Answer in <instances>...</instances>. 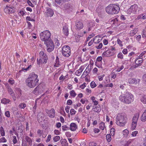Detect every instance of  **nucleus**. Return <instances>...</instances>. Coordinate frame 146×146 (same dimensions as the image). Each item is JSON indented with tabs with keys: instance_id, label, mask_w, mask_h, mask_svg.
<instances>
[{
	"instance_id": "8",
	"label": "nucleus",
	"mask_w": 146,
	"mask_h": 146,
	"mask_svg": "<svg viewBox=\"0 0 146 146\" xmlns=\"http://www.w3.org/2000/svg\"><path fill=\"white\" fill-rule=\"evenodd\" d=\"M44 44L47 46V50L48 52H50L53 50L54 48V46L52 40L45 42Z\"/></svg>"
},
{
	"instance_id": "11",
	"label": "nucleus",
	"mask_w": 146,
	"mask_h": 146,
	"mask_svg": "<svg viewBox=\"0 0 146 146\" xmlns=\"http://www.w3.org/2000/svg\"><path fill=\"white\" fill-rule=\"evenodd\" d=\"M43 91L42 87L39 86H37L33 91V93L36 95L41 94Z\"/></svg>"
},
{
	"instance_id": "53",
	"label": "nucleus",
	"mask_w": 146,
	"mask_h": 146,
	"mask_svg": "<svg viewBox=\"0 0 146 146\" xmlns=\"http://www.w3.org/2000/svg\"><path fill=\"white\" fill-rule=\"evenodd\" d=\"M6 141V139L4 137H2L0 139V142H5Z\"/></svg>"
},
{
	"instance_id": "31",
	"label": "nucleus",
	"mask_w": 146,
	"mask_h": 146,
	"mask_svg": "<svg viewBox=\"0 0 146 146\" xmlns=\"http://www.w3.org/2000/svg\"><path fill=\"white\" fill-rule=\"evenodd\" d=\"M136 122H132L131 123V129L132 130H134L135 128L136 125H137Z\"/></svg>"
},
{
	"instance_id": "19",
	"label": "nucleus",
	"mask_w": 146,
	"mask_h": 146,
	"mask_svg": "<svg viewBox=\"0 0 146 146\" xmlns=\"http://www.w3.org/2000/svg\"><path fill=\"white\" fill-rule=\"evenodd\" d=\"M70 128L72 131H75L77 128V125L74 123H72L70 125Z\"/></svg>"
},
{
	"instance_id": "49",
	"label": "nucleus",
	"mask_w": 146,
	"mask_h": 146,
	"mask_svg": "<svg viewBox=\"0 0 146 146\" xmlns=\"http://www.w3.org/2000/svg\"><path fill=\"white\" fill-rule=\"evenodd\" d=\"M94 111L96 112H98L100 111V108L96 106L95 108H94Z\"/></svg>"
},
{
	"instance_id": "24",
	"label": "nucleus",
	"mask_w": 146,
	"mask_h": 146,
	"mask_svg": "<svg viewBox=\"0 0 146 146\" xmlns=\"http://www.w3.org/2000/svg\"><path fill=\"white\" fill-rule=\"evenodd\" d=\"M139 116V114L138 113L134 115L133 118L132 122L137 123Z\"/></svg>"
},
{
	"instance_id": "37",
	"label": "nucleus",
	"mask_w": 146,
	"mask_h": 146,
	"mask_svg": "<svg viewBox=\"0 0 146 146\" xmlns=\"http://www.w3.org/2000/svg\"><path fill=\"white\" fill-rule=\"evenodd\" d=\"M123 135H124V136H126L127 135L129 134V132L127 130L125 129L123 131Z\"/></svg>"
},
{
	"instance_id": "50",
	"label": "nucleus",
	"mask_w": 146,
	"mask_h": 146,
	"mask_svg": "<svg viewBox=\"0 0 146 146\" xmlns=\"http://www.w3.org/2000/svg\"><path fill=\"white\" fill-rule=\"evenodd\" d=\"M5 116L8 117H10V112L9 111H7L5 112Z\"/></svg>"
},
{
	"instance_id": "28",
	"label": "nucleus",
	"mask_w": 146,
	"mask_h": 146,
	"mask_svg": "<svg viewBox=\"0 0 146 146\" xmlns=\"http://www.w3.org/2000/svg\"><path fill=\"white\" fill-rule=\"evenodd\" d=\"M83 35V34L80 33H79L78 34V35H77L76 37V42H78L80 40V37H82Z\"/></svg>"
},
{
	"instance_id": "61",
	"label": "nucleus",
	"mask_w": 146,
	"mask_h": 146,
	"mask_svg": "<svg viewBox=\"0 0 146 146\" xmlns=\"http://www.w3.org/2000/svg\"><path fill=\"white\" fill-rule=\"evenodd\" d=\"M124 66H121L116 71L117 72H119L120 71V70L122 69H123L124 68Z\"/></svg>"
},
{
	"instance_id": "20",
	"label": "nucleus",
	"mask_w": 146,
	"mask_h": 146,
	"mask_svg": "<svg viewBox=\"0 0 146 146\" xmlns=\"http://www.w3.org/2000/svg\"><path fill=\"white\" fill-rule=\"evenodd\" d=\"M63 32L64 34L67 36L68 35V27L66 26H64L63 29Z\"/></svg>"
},
{
	"instance_id": "54",
	"label": "nucleus",
	"mask_w": 146,
	"mask_h": 146,
	"mask_svg": "<svg viewBox=\"0 0 146 146\" xmlns=\"http://www.w3.org/2000/svg\"><path fill=\"white\" fill-rule=\"evenodd\" d=\"M138 133V131H133L131 135L133 137H135L136 135Z\"/></svg>"
},
{
	"instance_id": "57",
	"label": "nucleus",
	"mask_w": 146,
	"mask_h": 146,
	"mask_svg": "<svg viewBox=\"0 0 146 146\" xmlns=\"http://www.w3.org/2000/svg\"><path fill=\"white\" fill-rule=\"evenodd\" d=\"M117 43L119 44L120 46H122L123 45L121 44L122 42L119 38H118L117 39Z\"/></svg>"
},
{
	"instance_id": "14",
	"label": "nucleus",
	"mask_w": 146,
	"mask_h": 146,
	"mask_svg": "<svg viewBox=\"0 0 146 146\" xmlns=\"http://www.w3.org/2000/svg\"><path fill=\"white\" fill-rule=\"evenodd\" d=\"M76 29L77 30H79L83 28V24L80 21H77L76 23Z\"/></svg>"
},
{
	"instance_id": "52",
	"label": "nucleus",
	"mask_w": 146,
	"mask_h": 146,
	"mask_svg": "<svg viewBox=\"0 0 146 146\" xmlns=\"http://www.w3.org/2000/svg\"><path fill=\"white\" fill-rule=\"evenodd\" d=\"M76 111L74 109H71L70 110V113L71 115H73L75 114Z\"/></svg>"
},
{
	"instance_id": "5",
	"label": "nucleus",
	"mask_w": 146,
	"mask_h": 146,
	"mask_svg": "<svg viewBox=\"0 0 146 146\" xmlns=\"http://www.w3.org/2000/svg\"><path fill=\"white\" fill-rule=\"evenodd\" d=\"M51 34L50 32L48 30L42 32L40 34L41 40L44 42V43L51 40L50 38Z\"/></svg>"
},
{
	"instance_id": "62",
	"label": "nucleus",
	"mask_w": 146,
	"mask_h": 146,
	"mask_svg": "<svg viewBox=\"0 0 146 146\" xmlns=\"http://www.w3.org/2000/svg\"><path fill=\"white\" fill-rule=\"evenodd\" d=\"M122 52L124 54H126L127 53V50L126 48L124 49L122 51Z\"/></svg>"
},
{
	"instance_id": "46",
	"label": "nucleus",
	"mask_w": 146,
	"mask_h": 146,
	"mask_svg": "<svg viewBox=\"0 0 146 146\" xmlns=\"http://www.w3.org/2000/svg\"><path fill=\"white\" fill-rule=\"evenodd\" d=\"M26 107V105L24 103H22L19 105V107L23 109Z\"/></svg>"
},
{
	"instance_id": "7",
	"label": "nucleus",
	"mask_w": 146,
	"mask_h": 146,
	"mask_svg": "<svg viewBox=\"0 0 146 146\" xmlns=\"http://www.w3.org/2000/svg\"><path fill=\"white\" fill-rule=\"evenodd\" d=\"M39 80H26L27 85L31 88H34L38 83Z\"/></svg>"
},
{
	"instance_id": "59",
	"label": "nucleus",
	"mask_w": 146,
	"mask_h": 146,
	"mask_svg": "<svg viewBox=\"0 0 146 146\" xmlns=\"http://www.w3.org/2000/svg\"><path fill=\"white\" fill-rule=\"evenodd\" d=\"M116 75L115 73L113 72H112L111 73V78L114 79L116 78Z\"/></svg>"
},
{
	"instance_id": "51",
	"label": "nucleus",
	"mask_w": 146,
	"mask_h": 146,
	"mask_svg": "<svg viewBox=\"0 0 146 146\" xmlns=\"http://www.w3.org/2000/svg\"><path fill=\"white\" fill-rule=\"evenodd\" d=\"M142 36L143 37H146V30L144 29L142 32Z\"/></svg>"
},
{
	"instance_id": "34",
	"label": "nucleus",
	"mask_w": 146,
	"mask_h": 146,
	"mask_svg": "<svg viewBox=\"0 0 146 146\" xmlns=\"http://www.w3.org/2000/svg\"><path fill=\"white\" fill-rule=\"evenodd\" d=\"M60 137L59 136H56L53 138V141L55 142H56L60 140Z\"/></svg>"
},
{
	"instance_id": "45",
	"label": "nucleus",
	"mask_w": 146,
	"mask_h": 146,
	"mask_svg": "<svg viewBox=\"0 0 146 146\" xmlns=\"http://www.w3.org/2000/svg\"><path fill=\"white\" fill-rule=\"evenodd\" d=\"M90 86L92 88H93L96 86V85L94 82L92 81L91 83Z\"/></svg>"
},
{
	"instance_id": "26",
	"label": "nucleus",
	"mask_w": 146,
	"mask_h": 146,
	"mask_svg": "<svg viewBox=\"0 0 146 146\" xmlns=\"http://www.w3.org/2000/svg\"><path fill=\"white\" fill-rule=\"evenodd\" d=\"M143 58H137L135 60V62L136 64H137V66H138L139 64L141 63L143 61L142 59Z\"/></svg>"
},
{
	"instance_id": "32",
	"label": "nucleus",
	"mask_w": 146,
	"mask_h": 146,
	"mask_svg": "<svg viewBox=\"0 0 146 146\" xmlns=\"http://www.w3.org/2000/svg\"><path fill=\"white\" fill-rule=\"evenodd\" d=\"M141 102L143 104H146V96H144L141 99Z\"/></svg>"
},
{
	"instance_id": "38",
	"label": "nucleus",
	"mask_w": 146,
	"mask_h": 146,
	"mask_svg": "<svg viewBox=\"0 0 146 146\" xmlns=\"http://www.w3.org/2000/svg\"><path fill=\"white\" fill-rule=\"evenodd\" d=\"M70 95L74 97L76 96V94L74 90H72L70 91Z\"/></svg>"
},
{
	"instance_id": "3",
	"label": "nucleus",
	"mask_w": 146,
	"mask_h": 146,
	"mask_svg": "<svg viewBox=\"0 0 146 146\" xmlns=\"http://www.w3.org/2000/svg\"><path fill=\"white\" fill-rule=\"evenodd\" d=\"M106 12L110 14H117L119 11L118 6L114 4H111L106 7Z\"/></svg>"
},
{
	"instance_id": "22",
	"label": "nucleus",
	"mask_w": 146,
	"mask_h": 146,
	"mask_svg": "<svg viewBox=\"0 0 146 146\" xmlns=\"http://www.w3.org/2000/svg\"><path fill=\"white\" fill-rule=\"evenodd\" d=\"M63 9L65 10H68L71 9V6L69 4H65L64 5Z\"/></svg>"
},
{
	"instance_id": "56",
	"label": "nucleus",
	"mask_w": 146,
	"mask_h": 146,
	"mask_svg": "<svg viewBox=\"0 0 146 146\" xmlns=\"http://www.w3.org/2000/svg\"><path fill=\"white\" fill-rule=\"evenodd\" d=\"M131 140H129L128 141H127L125 144L124 146H128V145L131 143Z\"/></svg>"
},
{
	"instance_id": "41",
	"label": "nucleus",
	"mask_w": 146,
	"mask_h": 146,
	"mask_svg": "<svg viewBox=\"0 0 146 146\" xmlns=\"http://www.w3.org/2000/svg\"><path fill=\"white\" fill-rule=\"evenodd\" d=\"M89 24L90 25V27H89L88 28V31H90V30H91V28L92 27H93L95 25L94 24V23L93 22H90L89 23Z\"/></svg>"
},
{
	"instance_id": "1",
	"label": "nucleus",
	"mask_w": 146,
	"mask_h": 146,
	"mask_svg": "<svg viewBox=\"0 0 146 146\" xmlns=\"http://www.w3.org/2000/svg\"><path fill=\"white\" fill-rule=\"evenodd\" d=\"M119 99L121 102L129 104L133 101L134 97L132 94L126 92L124 94L121 95L119 97Z\"/></svg>"
},
{
	"instance_id": "9",
	"label": "nucleus",
	"mask_w": 146,
	"mask_h": 146,
	"mask_svg": "<svg viewBox=\"0 0 146 146\" xmlns=\"http://www.w3.org/2000/svg\"><path fill=\"white\" fill-rule=\"evenodd\" d=\"M129 11H131L133 14H136L139 11V8L137 5L135 4L131 6L128 10Z\"/></svg>"
},
{
	"instance_id": "15",
	"label": "nucleus",
	"mask_w": 146,
	"mask_h": 146,
	"mask_svg": "<svg viewBox=\"0 0 146 146\" xmlns=\"http://www.w3.org/2000/svg\"><path fill=\"white\" fill-rule=\"evenodd\" d=\"M46 15L47 17H51L54 14L53 10L50 8H48L47 10Z\"/></svg>"
},
{
	"instance_id": "58",
	"label": "nucleus",
	"mask_w": 146,
	"mask_h": 146,
	"mask_svg": "<svg viewBox=\"0 0 146 146\" xmlns=\"http://www.w3.org/2000/svg\"><path fill=\"white\" fill-rule=\"evenodd\" d=\"M51 135H48L47 137V140H46V142H48L49 141H50L51 139Z\"/></svg>"
},
{
	"instance_id": "10",
	"label": "nucleus",
	"mask_w": 146,
	"mask_h": 146,
	"mask_svg": "<svg viewBox=\"0 0 146 146\" xmlns=\"http://www.w3.org/2000/svg\"><path fill=\"white\" fill-rule=\"evenodd\" d=\"M13 8H14V7L12 5H7L4 8V11L5 13L8 14L14 13L15 12V10Z\"/></svg>"
},
{
	"instance_id": "64",
	"label": "nucleus",
	"mask_w": 146,
	"mask_h": 146,
	"mask_svg": "<svg viewBox=\"0 0 146 146\" xmlns=\"http://www.w3.org/2000/svg\"><path fill=\"white\" fill-rule=\"evenodd\" d=\"M102 58L101 56H98L97 57L96 59V61L100 62L102 61Z\"/></svg>"
},
{
	"instance_id": "35",
	"label": "nucleus",
	"mask_w": 146,
	"mask_h": 146,
	"mask_svg": "<svg viewBox=\"0 0 146 146\" xmlns=\"http://www.w3.org/2000/svg\"><path fill=\"white\" fill-rule=\"evenodd\" d=\"M90 71V67H89V66L88 65L85 71L84 72L83 74H84L85 73H86V74H88V73H89Z\"/></svg>"
},
{
	"instance_id": "16",
	"label": "nucleus",
	"mask_w": 146,
	"mask_h": 146,
	"mask_svg": "<svg viewBox=\"0 0 146 146\" xmlns=\"http://www.w3.org/2000/svg\"><path fill=\"white\" fill-rule=\"evenodd\" d=\"M48 113L49 117H54L55 116V110L53 108L48 111Z\"/></svg>"
},
{
	"instance_id": "44",
	"label": "nucleus",
	"mask_w": 146,
	"mask_h": 146,
	"mask_svg": "<svg viewBox=\"0 0 146 146\" xmlns=\"http://www.w3.org/2000/svg\"><path fill=\"white\" fill-rule=\"evenodd\" d=\"M83 70V67L81 66L80 67L79 70H77L76 72H77L78 74H79L82 72Z\"/></svg>"
},
{
	"instance_id": "4",
	"label": "nucleus",
	"mask_w": 146,
	"mask_h": 146,
	"mask_svg": "<svg viewBox=\"0 0 146 146\" xmlns=\"http://www.w3.org/2000/svg\"><path fill=\"white\" fill-rule=\"evenodd\" d=\"M39 59H37V64L39 66L40 64H45L47 62L48 57L43 51H41L39 54Z\"/></svg>"
},
{
	"instance_id": "42",
	"label": "nucleus",
	"mask_w": 146,
	"mask_h": 146,
	"mask_svg": "<svg viewBox=\"0 0 146 146\" xmlns=\"http://www.w3.org/2000/svg\"><path fill=\"white\" fill-rule=\"evenodd\" d=\"M41 115H42V114L41 113H39L37 115V118L39 120H41V119L42 120L43 119V117L42 116H41L40 117Z\"/></svg>"
},
{
	"instance_id": "47",
	"label": "nucleus",
	"mask_w": 146,
	"mask_h": 146,
	"mask_svg": "<svg viewBox=\"0 0 146 146\" xmlns=\"http://www.w3.org/2000/svg\"><path fill=\"white\" fill-rule=\"evenodd\" d=\"M110 132L112 136H114L115 134V129L113 128H111L110 129Z\"/></svg>"
},
{
	"instance_id": "30",
	"label": "nucleus",
	"mask_w": 146,
	"mask_h": 146,
	"mask_svg": "<svg viewBox=\"0 0 146 146\" xmlns=\"http://www.w3.org/2000/svg\"><path fill=\"white\" fill-rule=\"evenodd\" d=\"M105 127V123H104L102 122L99 124V127L102 130H104Z\"/></svg>"
},
{
	"instance_id": "27",
	"label": "nucleus",
	"mask_w": 146,
	"mask_h": 146,
	"mask_svg": "<svg viewBox=\"0 0 146 146\" xmlns=\"http://www.w3.org/2000/svg\"><path fill=\"white\" fill-rule=\"evenodd\" d=\"M15 91L16 93H18L19 94L18 97H20L22 95L21 90L19 88H15Z\"/></svg>"
},
{
	"instance_id": "17",
	"label": "nucleus",
	"mask_w": 146,
	"mask_h": 146,
	"mask_svg": "<svg viewBox=\"0 0 146 146\" xmlns=\"http://www.w3.org/2000/svg\"><path fill=\"white\" fill-rule=\"evenodd\" d=\"M138 31L137 28H135L134 29L131 30L129 33L130 36H133L137 33Z\"/></svg>"
},
{
	"instance_id": "40",
	"label": "nucleus",
	"mask_w": 146,
	"mask_h": 146,
	"mask_svg": "<svg viewBox=\"0 0 146 146\" xmlns=\"http://www.w3.org/2000/svg\"><path fill=\"white\" fill-rule=\"evenodd\" d=\"M106 139L108 142H110L111 140V135L110 134H107L106 135Z\"/></svg>"
},
{
	"instance_id": "23",
	"label": "nucleus",
	"mask_w": 146,
	"mask_h": 146,
	"mask_svg": "<svg viewBox=\"0 0 146 146\" xmlns=\"http://www.w3.org/2000/svg\"><path fill=\"white\" fill-rule=\"evenodd\" d=\"M1 102L2 103L6 104L9 103L11 102V101L9 99H7L4 98L1 100Z\"/></svg>"
},
{
	"instance_id": "13",
	"label": "nucleus",
	"mask_w": 146,
	"mask_h": 146,
	"mask_svg": "<svg viewBox=\"0 0 146 146\" xmlns=\"http://www.w3.org/2000/svg\"><path fill=\"white\" fill-rule=\"evenodd\" d=\"M114 54L113 52H111L110 50H108L104 52L102 54V56L104 57H110L112 56Z\"/></svg>"
},
{
	"instance_id": "43",
	"label": "nucleus",
	"mask_w": 146,
	"mask_h": 146,
	"mask_svg": "<svg viewBox=\"0 0 146 146\" xmlns=\"http://www.w3.org/2000/svg\"><path fill=\"white\" fill-rule=\"evenodd\" d=\"M117 57L119 58L122 59L123 58V55L122 53L121 52H119L117 55Z\"/></svg>"
},
{
	"instance_id": "55",
	"label": "nucleus",
	"mask_w": 146,
	"mask_h": 146,
	"mask_svg": "<svg viewBox=\"0 0 146 146\" xmlns=\"http://www.w3.org/2000/svg\"><path fill=\"white\" fill-rule=\"evenodd\" d=\"M27 3L28 4L29 6H31L32 7H33L34 6L33 5L31 1L29 0H27Z\"/></svg>"
},
{
	"instance_id": "12",
	"label": "nucleus",
	"mask_w": 146,
	"mask_h": 146,
	"mask_svg": "<svg viewBox=\"0 0 146 146\" xmlns=\"http://www.w3.org/2000/svg\"><path fill=\"white\" fill-rule=\"evenodd\" d=\"M38 75L35 73L33 72L30 74L29 77L26 80H39L37 79Z\"/></svg>"
},
{
	"instance_id": "21",
	"label": "nucleus",
	"mask_w": 146,
	"mask_h": 146,
	"mask_svg": "<svg viewBox=\"0 0 146 146\" xmlns=\"http://www.w3.org/2000/svg\"><path fill=\"white\" fill-rule=\"evenodd\" d=\"M60 142L62 146H68L66 140L65 139L60 140Z\"/></svg>"
},
{
	"instance_id": "39",
	"label": "nucleus",
	"mask_w": 146,
	"mask_h": 146,
	"mask_svg": "<svg viewBox=\"0 0 146 146\" xmlns=\"http://www.w3.org/2000/svg\"><path fill=\"white\" fill-rule=\"evenodd\" d=\"M144 115V114H143L141 117V120L143 122L146 121V116H145Z\"/></svg>"
},
{
	"instance_id": "63",
	"label": "nucleus",
	"mask_w": 146,
	"mask_h": 146,
	"mask_svg": "<svg viewBox=\"0 0 146 146\" xmlns=\"http://www.w3.org/2000/svg\"><path fill=\"white\" fill-rule=\"evenodd\" d=\"M54 133L56 135H58L60 134V132L58 130L55 129L54 131Z\"/></svg>"
},
{
	"instance_id": "6",
	"label": "nucleus",
	"mask_w": 146,
	"mask_h": 146,
	"mask_svg": "<svg viewBox=\"0 0 146 146\" xmlns=\"http://www.w3.org/2000/svg\"><path fill=\"white\" fill-rule=\"evenodd\" d=\"M70 49L68 46H65L62 48V54L64 56L68 57L70 55Z\"/></svg>"
},
{
	"instance_id": "29",
	"label": "nucleus",
	"mask_w": 146,
	"mask_h": 146,
	"mask_svg": "<svg viewBox=\"0 0 146 146\" xmlns=\"http://www.w3.org/2000/svg\"><path fill=\"white\" fill-rule=\"evenodd\" d=\"M7 88L8 89V92L10 95H11L12 94H14V93L13 90L9 85L7 86Z\"/></svg>"
},
{
	"instance_id": "60",
	"label": "nucleus",
	"mask_w": 146,
	"mask_h": 146,
	"mask_svg": "<svg viewBox=\"0 0 146 146\" xmlns=\"http://www.w3.org/2000/svg\"><path fill=\"white\" fill-rule=\"evenodd\" d=\"M143 145L146 146V136L143 138Z\"/></svg>"
},
{
	"instance_id": "25",
	"label": "nucleus",
	"mask_w": 146,
	"mask_h": 146,
	"mask_svg": "<svg viewBox=\"0 0 146 146\" xmlns=\"http://www.w3.org/2000/svg\"><path fill=\"white\" fill-rule=\"evenodd\" d=\"M25 139L26 140L27 142L29 143V145H32V141L30 137L28 136H26Z\"/></svg>"
},
{
	"instance_id": "33",
	"label": "nucleus",
	"mask_w": 146,
	"mask_h": 146,
	"mask_svg": "<svg viewBox=\"0 0 146 146\" xmlns=\"http://www.w3.org/2000/svg\"><path fill=\"white\" fill-rule=\"evenodd\" d=\"M135 78H130L128 80V82L130 84H133L135 82Z\"/></svg>"
},
{
	"instance_id": "2",
	"label": "nucleus",
	"mask_w": 146,
	"mask_h": 146,
	"mask_svg": "<svg viewBox=\"0 0 146 146\" xmlns=\"http://www.w3.org/2000/svg\"><path fill=\"white\" fill-rule=\"evenodd\" d=\"M116 119V123L120 126H124L127 119L126 115L124 113H119L117 116Z\"/></svg>"
},
{
	"instance_id": "48",
	"label": "nucleus",
	"mask_w": 146,
	"mask_h": 146,
	"mask_svg": "<svg viewBox=\"0 0 146 146\" xmlns=\"http://www.w3.org/2000/svg\"><path fill=\"white\" fill-rule=\"evenodd\" d=\"M13 137V142L14 144H15L17 142V141L16 137L15 136H14Z\"/></svg>"
},
{
	"instance_id": "18",
	"label": "nucleus",
	"mask_w": 146,
	"mask_h": 146,
	"mask_svg": "<svg viewBox=\"0 0 146 146\" xmlns=\"http://www.w3.org/2000/svg\"><path fill=\"white\" fill-rule=\"evenodd\" d=\"M102 40V38L99 36H96L94 38L93 40L95 43H98L100 42Z\"/></svg>"
},
{
	"instance_id": "36",
	"label": "nucleus",
	"mask_w": 146,
	"mask_h": 146,
	"mask_svg": "<svg viewBox=\"0 0 146 146\" xmlns=\"http://www.w3.org/2000/svg\"><path fill=\"white\" fill-rule=\"evenodd\" d=\"M140 81V79H136L135 78V82L134 84L135 85H136L137 86H138L139 85Z\"/></svg>"
}]
</instances>
